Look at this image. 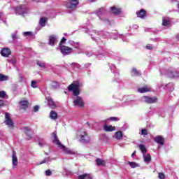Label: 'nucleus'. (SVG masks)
<instances>
[{
	"instance_id": "13",
	"label": "nucleus",
	"mask_w": 179,
	"mask_h": 179,
	"mask_svg": "<svg viewBox=\"0 0 179 179\" xmlns=\"http://www.w3.org/2000/svg\"><path fill=\"white\" fill-rule=\"evenodd\" d=\"M152 90V88L148 87V85H144L142 87L138 88V93H148Z\"/></svg>"
},
{
	"instance_id": "18",
	"label": "nucleus",
	"mask_w": 179,
	"mask_h": 179,
	"mask_svg": "<svg viewBox=\"0 0 179 179\" xmlns=\"http://www.w3.org/2000/svg\"><path fill=\"white\" fill-rule=\"evenodd\" d=\"M78 179H93L92 174L90 173H84L83 175L78 176Z\"/></svg>"
},
{
	"instance_id": "3",
	"label": "nucleus",
	"mask_w": 179,
	"mask_h": 179,
	"mask_svg": "<svg viewBox=\"0 0 179 179\" xmlns=\"http://www.w3.org/2000/svg\"><path fill=\"white\" fill-rule=\"evenodd\" d=\"M79 5V0H69L66 3V8L70 10H75Z\"/></svg>"
},
{
	"instance_id": "16",
	"label": "nucleus",
	"mask_w": 179,
	"mask_h": 179,
	"mask_svg": "<svg viewBox=\"0 0 179 179\" xmlns=\"http://www.w3.org/2000/svg\"><path fill=\"white\" fill-rule=\"evenodd\" d=\"M15 13L17 15H24L25 13V8L22 6H20L16 7L15 8Z\"/></svg>"
},
{
	"instance_id": "8",
	"label": "nucleus",
	"mask_w": 179,
	"mask_h": 179,
	"mask_svg": "<svg viewBox=\"0 0 179 179\" xmlns=\"http://www.w3.org/2000/svg\"><path fill=\"white\" fill-rule=\"evenodd\" d=\"M143 99H144V101L147 103L148 104H153V103H157V97H150L148 96H143Z\"/></svg>"
},
{
	"instance_id": "47",
	"label": "nucleus",
	"mask_w": 179,
	"mask_h": 179,
	"mask_svg": "<svg viewBox=\"0 0 179 179\" xmlns=\"http://www.w3.org/2000/svg\"><path fill=\"white\" fill-rule=\"evenodd\" d=\"M136 155V151H134V152L131 154V157H134Z\"/></svg>"
},
{
	"instance_id": "26",
	"label": "nucleus",
	"mask_w": 179,
	"mask_h": 179,
	"mask_svg": "<svg viewBox=\"0 0 179 179\" xmlns=\"http://www.w3.org/2000/svg\"><path fill=\"white\" fill-rule=\"evenodd\" d=\"M138 148L143 155L148 153V150L146 149V147H145L144 145L141 144L138 145Z\"/></svg>"
},
{
	"instance_id": "11",
	"label": "nucleus",
	"mask_w": 179,
	"mask_h": 179,
	"mask_svg": "<svg viewBox=\"0 0 179 179\" xmlns=\"http://www.w3.org/2000/svg\"><path fill=\"white\" fill-rule=\"evenodd\" d=\"M1 54L2 57H5L6 58H8L10 54H12V51L9 48H4L1 50Z\"/></svg>"
},
{
	"instance_id": "6",
	"label": "nucleus",
	"mask_w": 179,
	"mask_h": 179,
	"mask_svg": "<svg viewBox=\"0 0 179 179\" xmlns=\"http://www.w3.org/2000/svg\"><path fill=\"white\" fill-rule=\"evenodd\" d=\"M20 110H27L29 106H30V102L26 99H22L19 101Z\"/></svg>"
},
{
	"instance_id": "7",
	"label": "nucleus",
	"mask_w": 179,
	"mask_h": 179,
	"mask_svg": "<svg viewBox=\"0 0 179 179\" xmlns=\"http://www.w3.org/2000/svg\"><path fill=\"white\" fill-rule=\"evenodd\" d=\"M80 142H83V143H89L90 142V137H89V134L86 131H83L80 135Z\"/></svg>"
},
{
	"instance_id": "31",
	"label": "nucleus",
	"mask_w": 179,
	"mask_h": 179,
	"mask_svg": "<svg viewBox=\"0 0 179 179\" xmlns=\"http://www.w3.org/2000/svg\"><path fill=\"white\" fill-rule=\"evenodd\" d=\"M115 136L118 141H120V139H122V131H117Z\"/></svg>"
},
{
	"instance_id": "48",
	"label": "nucleus",
	"mask_w": 179,
	"mask_h": 179,
	"mask_svg": "<svg viewBox=\"0 0 179 179\" xmlns=\"http://www.w3.org/2000/svg\"><path fill=\"white\" fill-rule=\"evenodd\" d=\"M43 163H47V160L44 159L43 162L40 163V164H43Z\"/></svg>"
},
{
	"instance_id": "43",
	"label": "nucleus",
	"mask_w": 179,
	"mask_h": 179,
	"mask_svg": "<svg viewBox=\"0 0 179 179\" xmlns=\"http://www.w3.org/2000/svg\"><path fill=\"white\" fill-rule=\"evenodd\" d=\"M110 121H120V119L117 117H110Z\"/></svg>"
},
{
	"instance_id": "23",
	"label": "nucleus",
	"mask_w": 179,
	"mask_h": 179,
	"mask_svg": "<svg viewBox=\"0 0 179 179\" xmlns=\"http://www.w3.org/2000/svg\"><path fill=\"white\" fill-rule=\"evenodd\" d=\"M142 75L141 71H138L136 68H133L131 71V76H141Z\"/></svg>"
},
{
	"instance_id": "42",
	"label": "nucleus",
	"mask_w": 179,
	"mask_h": 179,
	"mask_svg": "<svg viewBox=\"0 0 179 179\" xmlns=\"http://www.w3.org/2000/svg\"><path fill=\"white\" fill-rule=\"evenodd\" d=\"M36 81L34 80H32L31 83V87H33L34 89H36V87H37V85H36Z\"/></svg>"
},
{
	"instance_id": "4",
	"label": "nucleus",
	"mask_w": 179,
	"mask_h": 179,
	"mask_svg": "<svg viewBox=\"0 0 179 179\" xmlns=\"http://www.w3.org/2000/svg\"><path fill=\"white\" fill-rule=\"evenodd\" d=\"M4 124H6V125H7L10 129H13V128H15V124L13 123V121L8 113H6L5 115Z\"/></svg>"
},
{
	"instance_id": "51",
	"label": "nucleus",
	"mask_w": 179,
	"mask_h": 179,
	"mask_svg": "<svg viewBox=\"0 0 179 179\" xmlns=\"http://www.w3.org/2000/svg\"><path fill=\"white\" fill-rule=\"evenodd\" d=\"M178 9H179V3L178 4Z\"/></svg>"
},
{
	"instance_id": "33",
	"label": "nucleus",
	"mask_w": 179,
	"mask_h": 179,
	"mask_svg": "<svg viewBox=\"0 0 179 179\" xmlns=\"http://www.w3.org/2000/svg\"><path fill=\"white\" fill-rule=\"evenodd\" d=\"M36 64L38 65V66H40V68H45V63L41 62L40 61H37Z\"/></svg>"
},
{
	"instance_id": "28",
	"label": "nucleus",
	"mask_w": 179,
	"mask_h": 179,
	"mask_svg": "<svg viewBox=\"0 0 179 179\" xmlns=\"http://www.w3.org/2000/svg\"><path fill=\"white\" fill-rule=\"evenodd\" d=\"M143 159L145 163H149L152 160V156H150V154H147L146 155H143Z\"/></svg>"
},
{
	"instance_id": "21",
	"label": "nucleus",
	"mask_w": 179,
	"mask_h": 179,
	"mask_svg": "<svg viewBox=\"0 0 179 179\" xmlns=\"http://www.w3.org/2000/svg\"><path fill=\"white\" fill-rule=\"evenodd\" d=\"M171 24V21H170V20L163 18V20H162V26H165L166 27H170Z\"/></svg>"
},
{
	"instance_id": "20",
	"label": "nucleus",
	"mask_w": 179,
	"mask_h": 179,
	"mask_svg": "<svg viewBox=\"0 0 179 179\" xmlns=\"http://www.w3.org/2000/svg\"><path fill=\"white\" fill-rule=\"evenodd\" d=\"M48 106L49 107H50V108H57V105H55V102H54L52 101V99L50 98L48 99Z\"/></svg>"
},
{
	"instance_id": "52",
	"label": "nucleus",
	"mask_w": 179,
	"mask_h": 179,
	"mask_svg": "<svg viewBox=\"0 0 179 179\" xmlns=\"http://www.w3.org/2000/svg\"><path fill=\"white\" fill-rule=\"evenodd\" d=\"M87 125H89V122H87Z\"/></svg>"
},
{
	"instance_id": "39",
	"label": "nucleus",
	"mask_w": 179,
	"mask_h": 179,
	"mask_svg": "<svg viewBox=\"0 0 179 179\" xmlns=\"http://www.w3.org/2000/svg\"><path fill=\"white\" fill-rule=\"evenodd\" d=\"M39 109H40V106L36 105V106H34L33 112L37 113V111H38Z\"/></svg>"
},
{
	"instance_id": "2",
	"label": "nucleus",
	"mask_w": 179,
	"mask_h": 179,
	"mask_svg": "<svg viewBox=\"0 0 179 179\" xmlns=\"http://www.w3.org/2000/svg\"><path fill=\"white\" fill-rule=\"evenodd\" d=\"M51 136H52V143H54V145H56L58 148H59V149H62L64 153H66L67 155H75V152H73V151L65 147V145H62L61 141H59V139H58V136L57 135L56 131L52 133Z\"/></svg>"
},
{
	"instance_id": "49",
	"label": "nucleus",
	"mask_w": 179,
	"mask_h": 179,
	"mask_svg": "<svg viewBox=\"0 0 179 179\" xmlns=\"http://www.w3.org/2000/svg\"><path fill=\"white\" fill-rule=\"evenodd\" d=\"M176 40H178L179 41V34H178L176 36Z\"/></svg>"
},
{
	"instance_id": "37",
	"label": "nucleus",
	"mask_w": 179,
	"mask_h": 179,
	"mask_svg": "<svg viewBox=\"0 0 179 179\" xmlns=\"http://www.w3.org/2000/svg\"><path fill=\"white\" fill-rule=\"evenodd\" d=\"M45 174L48 177H50V176H51L52 174V172H51V170L48 169V170L45 171Z\"/></svg>"
},
{
	"instance_id": "19",
	"label": "nucleus",
	"mask_w": 179,
	"mask_h": 179,
	"mask_svg": "<svg viewBox=\"0 0 179 179\" xmlns=\"http://www.w3.org/2000/svg\"><path fill=\"white\" fill-rule=\"evenodd\" d=\"M103 129L106 132H113V131H115V127H113L112 125H105Z\"/></svg>"
},
{
	"instance_id": "46",
	"label": "nucleus",
	"mask_w": 179,
	"mask_h": 179,
	"mask_svg": "<svg viewBox=\"0 0 179 179\" xmlns=\"http://www.w3.org/2000/svg\"><path fill=\"white\" fill-rule=\"evenodd\" d=\"M145 48H146L147 50H153V47L150 46V45H147L145 46Z\"/></svg>"
},
{
	"instance_id": "32",
	"label": "nucleus",
	"mask_w": 179,
	"mask_h": 179,
	"mask_svg": "<svg viewBox=\"0 0 179 179\" xmlns=\"http://www.w3.org/2000/svg\"><path fill=\"white\" fill-rule=\"evenodd\" d=\"M45 22H47V20L45 19V17H43L40 19L39 24L44 27V26H45Z\"/></svg>"
},
{
	"instance_id": "27",
	"label": "nucleus",
	"mask_w": 179,
	"mask_h": 179,
	"mask_svg": "<svg viewBox=\"0 0 179 179\" xmlns=\"http://www.w3.org/2000/svg\"><path fill=\"white\" fill-rule=\"evenodd\" d=\"M57 39L55 38V36H50V38H49V45H54V44H55V41Z\"/></svg>"
},
{
	"instance_id": "40",
	"label": "nucleus",
	"mask_w": 179,
	"mask_h": 179,
	"mask_svg": "<svg viewBox=\"0 0 179 179\" xmlns=\"http://www.w3.org/2000/svg\"><path fill=\"white\" fill-rule=\"evenodd\" d=\"M148 130L146 129H143L141 130V134L142 135H148Z\"/></svg>"
},
{
	"instance_id": "41",
	"label": "nucleus",
	"mask_w": 179,
	"mask_h": 179,
	"mask_svg": "<svg viewBox=\"0 0 179 179\" xmlns=\"http://www.w3.org/2000/svg\"><path fill=\"white\" fill-rule=\"evenodd\" d=\"M65 43H66V38L63 37L60 41V45H62V44H65Z\"/></svg>"
},
{
	"instance_id": "54",
	"label": "nucleus",
	"mask_w": 179,
	"mask_h": 179,
	"mask_svg": "<svg viewBox=\"0 0 179 179\" xmlns=\"http://www.w3.org/2000/svg\"><path fill=\"white\" fill-rule=\"evenodd\" d=\"M91 1H93V0H91Z\"/></svg>"
},
{
	"instance_id": "25",
	"label": "nucleus",
	"mask_w": 179,
	"mask_h": 179,
	"mask_svg": "<svg viewBox=\"0 0 179 179\" xmlns=\"http://www.w3.org/2000/svg\"><path fill=\"white\" fill-rule=\"evenodd\" d=\"M51 88L54 89V90L58 89V87H59V83H58V81H53L51 83Z\"/></svg>"
},
{
	"instance_id": "17",
	"label": "nucleus",
	"mask_w": 179,
	"mask_h": 179,
	"mask_svg": "<svg viewBox=\"0 0 179 179\" xmlns=\"http://www.w3.org/2000/svg\"><path fill=\"white\" fill-rule=\"evenodd\" d=\"M110 10H111L112 13H113L114 15H120L121 13V8H117L115 6L111 7Z\"/></svg>"
},
{
	"instance_id": "34",
	"label": "nucleus",
	"mask_w": 179,
	"mask_h": 179,
	"mask_svg": "<svg viewBox=\"0 0 179 179\" xmlns=\"http://www.w3.org/2000/svg\"><path fill=\"white\" fill-rule=\"evenodd\" d=\"M158 178L159 179H165L166 178V176L164 175V173L160 172L158 173Z\"/></svg>"
},
{
	"instance_id": "30",
	"label": "nucleus",
	"mask_w": 179,
	"mask_h": 179,
	"mask_svg": "<svg viewBox=\"0 0 179 179\" xmlns=\"http://www.w3.org/2000/svg\"><path fill=\"white\" fill-rule=\"evenodd\" d=\"M9 79V77L8 76H5L2 73H0V82H5Z\"/></svg>"
},
{
	"instance_id": "5",
	"label": "nucleus",
	"mask_w": 179,
	"mask_h": 179,
	"mask_svg": "<svg viewBox=\"0 0 179 179\" xmlns=\"http://www.w3.org/2000/svg\"><path fill=\"white\" fill-rule=\"evenodd\" d=\"M59 50L63 55H69V54H71L73 49L68 46L59 45Z\"/></svg>"
},
{
	"instance_id": "53",
	"label": "nucleus",
	"mask_w": 179,
	"mask_h": 179,
	"mask_svg": "<svg viewBox=\"0 0 179 179\" xmlns=\"http://www.w3.org/2000/svg\"><path fill=\"white\" fill-rule=\"evenodd\" d=\"M174 0H172V1H173Z\"/></svg>"
},
{
	"instance_id": "45",
	"label": "nucleus",
	"mask_w": 179,
	"mask_h": 179,
	"mask_svg": "<svg viewBox=\"0 0 179 179\" xmlns=\"http://www.w3.org/2000/svg\"><path fill=\"white\" fill-rule=\"evenodd\" d=\"M3 106H5L3 100L0 99V108L3 107Z\"/></svg>"
},
{
	"instance_id": "1",
	"label": "nucleus",
	"mask_w": 179,
	"mask_h": 179,
	"mask_svg": "<svg viewBox=\"0 0 179 179\" xmlns=\"http://www.w3.org/2000/svg\"><path fill=\"white\" fill-rule=\"evenodd\" d=\"M80 87H82V83L79 81H73L68 87L69 92H72L73 96H76V99L73 101L74 107H85V101L81 96H78L80 94Z\"/></svg>"
},
{
	"instance_id": "50",
	"label": "nucleus",
	"mask_w": 179,
	"mask_h": 179,
	"mask_svg": "<svg viewBox=\"0 0 179 179\" xmlns=\"http://www.w3.org/2000/svg\"><path fill=\"white\" fill-rule=\"evenodd\" d=\"M38 145H39V146H43V145H44V143H41V142H39V143H38Z\"/></svg>"
},
{
	"instance_id": "22",
	"label": "nucleus",
	"mask_w": 179,
	"mask_h": 179,
	"mask_svg": "<svg viewBox=\"0 0 179 179\" xmlns=\"http://www.w3.org/2000/svg\"><path fill=\"white\" fill-rule=\"evenodd\" d=\"M50 117L51 120H57L58 119V113L55 112V110H51L50 113Z\"/></svg>"
},
{
	"instance_id": "14",
	"label": "nucleus",
	"mask_w": 179,
	"mask_h": 179,
	"mask_svg": "<svg viewBox=\"0 0 179 179\" xmlns=\"http://www.w3.org/2000/svg\"><path fill=\"white\" fill-rule=\"evenodd\" d=\"M154 141L161 146H163L164 145V138L162 136H157L156 137H154Z\"/></svg>"
},
{
	"instance_id": "24",
	"label": "nucleus",
	"mask_w": 179,
	"mask_h": 179,
	"mask_svg": "<svg viewBox=\"0 0 179 179\" xmlns=\"http://www.w3.org/2000/svg\"><path fill=\"white\" fill-rule=\"evenodd\" d=\"M96 166H106V161L100 158H97L96 159Z\"/></svg>"
},
{
	"instance_id": "44",
	"label": "nucleus",
	"mask_w": 179,
	"mask_h": 179,
	"mask_svg": "<svg viewBox=\"0 0 179 179\" xmlns=\"http://www.w3.org/2000/svg\"><path fill=\"white\" fill-rule=\"evenodd\" d=\"M12 38L13 40H17V35L16 34H13Z\"/></svg>"
},
{
	"instance_id": "35",
	"label": "nucleus",
	"mask_w": 179,
	"mask_h": 179,
	"mask_svg": "<svg viewBox=\"0 0 179 179\" xmlns=\"http://www.w3.org/2000/svg\"><path fill=\"white\" fill-rule=\"evenodd\" d=\"M105 12H106V10L104 9V8H101L98 10L97 13L98 15H101V13H105Z\"/></svg>"
},
{
	"instance_id": "12",
	"label": "nucleus",
	"mask_w": 179,
	"mask_h": 179,
	"mask_svg": "<svg viewBox=\"0 0 179 179\" xmlns=\"http://www.w3.org/2000/svg\"><path fill=\"white\" fill-rule=\"evenodd\" d=\"M167 75L169 76V78H171V79L174 78H179V72L173 70H169L167 71Z\"/></svg>"
},
{
	"instance_id": "38",
	"label": "nucleus",
	"mask_w": 179,
	"mask_h": 179,
	"mask_svg": "<svg viewBox=\"0 0 179 179\" xmlns=\"http://www.w3.org/2000/svg\"><path fill=\"white\" fill-rule=\"evenodd\" d=\"M23 34H24V37H27V36H33V32L26 31V32H24Z\"/></svg>"
},
{
	"instance_id": "15",
	"label": "nucleus",
	"mask_w": 179,
	"mask_h": 179,
	"mask_svg": "<svg viewBox=\"0 0 179 179\" xmlns=\"http://www.w3.org/2000/svg\"><path fill=\"white\" fill-rule=\"evenodd\" d=\"M17 156L16 155V151L15 150H13V155H12V164L14 167H16L17 166Z\"/></svg>"
},
{
	"instance_id": "29",
	"label": "nucleus",
	"mask_w": 179,
	"mask_h": 179,
	"mask_svg": "<svg viewBox=\"0 0 179 179\" xmlns=\"http://www.w3.org/2000/svg\"><path fill=\"white\" fill-rule=\"evenodd\" d=\"M128 164H129L131 169H136V167H139V164L134 162H128Z\"/></svg>"
},
{
	"instance_id": "9",
	"label": "nucleus",
	"mask_w": 179,
	"mask_h": 179,
	"mask_svg": "<svg viewBox=\"0 0 179 179\" xmlns=\"http://www.w3.org/2000/svg\"><path fill=\"white\" fill-rule=\"evenodd\" d=\"M24 134L26 135L27 139L28 141H30V139H31L33 138V136L31 134V129H30V127H24Z\"/></svg>"
},
{
	"instance_id": "36",
	"label": "nucleus",
	"mask_w": 179,
	"mask_h": 179,
	"mask_svg": "<svg viewBox=\"0 0 179 179\" xmlns=\"http://www.w3.org/2000/svg\"><path fill=\"white\" fill-rule=\"evenodd\" d=\"M6 96V92L5 91H0V98L3 99Z\"/></svg>"
},
{
	"instance_id": "10",
	"label": "nucleus",
	"mask_w": 179,
	"mask_h": 179,
	"mask_svg": "<svg viewBox=\"0 0 179 179\" xmlns=\"http://www.w3.org/2000/svg\"><path fill=\"white\" fill-rule=\"evenodd\" d=\"M136 15H137V17H139L140 19H145L147 16L146 10L141 9L138 10L136 11Z\"/></svg>"
}]
</instances>
